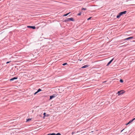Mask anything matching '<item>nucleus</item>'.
Segmentation results:
<instances>
[{"mask_svg":"<svg viewBox=\"0 0 135 135\" xmlns=\"http://www.w3.org/2000/svg\"><path fill=\"white\" fill-rule=\"evenodd\" d=\"M134 120H135V118L132 119V120H130L129 121L131 123Z\"/></svg>","mask_w":135,"mask_h":135,"instance_id":"obj_13","label":"nucleus"},{"mask_svg":"<svg viewBox=\"0 0 135 135\" xmlns=\"http://www.w3.org/2000/svg\"><path fill=\"white\" fill-rule=\"evenodd\" d=\"M18 79L17 77H14L10 80V81H12L14 80L17 79Z\"/></svg>","mask_w":135,"mask_h":135,"instance_id":"obj_6","label":"nucleus"},{"mask_svg":"<svg viewBox=\"0 0 135 135\" xmlns=\"http://www.w3.org/2000/svg\"><path fill=\"white\" fill-rule=\"evenodd\" d=\"M31 118H28L27 119H26V122H28L30 121L31 120Z\"/></svg>","mask_w":135,"mask_h":135,"instance_id":"obj_15","label":"nucleus"},{"mask_svg":"<svg viewBox=\"0 0 135 135\" xmlns=\"http://www.w3.org/2000/svg\"><path fill=\"white\" fill-rule=\"evenodd\" d=\"M37 93H38V92H37V91H36V92H35V93H34V95H35Z\"/></svg>","mask_w":135,"mask_h":135,"instance_id":"obj_27","label":"nucleus"},{"mask_svg":"<svg viewBox=\"0 0 135 135\" xmlns=\"http://www.w3.org/2000/svg\"><path fill=\"white\" fill-rule=\"evenodd\" d=\"M11 62V61H8V62H7L6 63V64H8L10 62Z\"/></svg>","mask_w":135,"mask_h":135,"instance_id":"obj_28","label":"nucleus"},{"mask_svg":"<svg viewBox=\"0 0 135 135\" xmlns=\"http://www.w3.org/2000/svg\"><path fill=\"white\" fill-rule=\"evenodd\" d=\"M67 13L66 14H64L63 15V16H67L69 13Z\"/></svg>","mask_w":135,"mask_h":135,"instance_id":"obj_16","label":"nucleus"},{"mask_svg":"<svg viewBox=\"0 0 135 135\" xmlns=\"http://www.w3.org/2000/svg\"><path fill=\"white\" fill-rule=\"evenodd\" d=\"M81 14V12H80L77 15L78 16H80Z\"/></svg>","mask_w":135,"mask_h":135,"instance_id":"obj_25","label":"nucleus"},{"mask_svg":"<svg viewBox=\"0 0 135 135\" xmlns=\"http://www.w3.org/2000/svg\"><path fill=\"white\" fill-rule=\"evenodd\" d=\"M27 27L28 28H31L33 29H35L36 28L35 26H27Z\"/></svg>","mask_w":135,"mask_h":135,"instance_id":"obj_5","label":"nucleus"},{"mask_svg":"<svg viewBox=\"0 0 135 135\" xmlns=\"http://www.w3.org/2000/svg\"><path fill=\"white\" fill-rule=\"evenodd\" d=\"M133 38V37H128V38H126L124 39L123 40V41H125L126 40H129L130 39H132Z\"/></svg>","mask_w":135,"mask_h":135,"instance_id":"obj_4","label":"nucleus"},{"mask_svg":"<svg viewBox=\"0 0 135 135\" xmlns=\"http://www.w3.org/2000/svg\"><path fill=\"white\" fill-rule=\"evenodd\" d=\"M114 59V58H113L112 59H111L110 61V62L111 63L112 62V61Z\"/></svg>","mask_w":135,"mask_h":135,"instance_id":"obj_24","label":"nucleus"},{"mask_svg":"<svg viewBox=\"0 0 135 135\" xmlns=\"http://www.w3.org/2000/svg\"><path fill=\"white\" fill-rule=\"evenodd\" d=\"M92 18V17H89V18H88V19H87V20H90L91 19V18Z\"/></svg>","mask_w":135,"mask_h":135,"instance_id":"obj_26","label":"nucleus"},{"mask_svg":"<svg viewBox=\"0 0 135 135\" xmlns=\"http://www.w3.org/2000/svg\"><path fill=\"white\" fill-rule=\"evenodd\" d=\"M73 133H74V132H72V134H73Z\"/></svg>","mask_w":135,"mask_h":135,"instance_id":"obj_31","label":"nucleus"},{"mask_svg":"<svg viewBox=\"0 0 135 135\" xmlns=\"http://www.w3.org/2000/svg\"><path fill=\"white\" fill-rule=\"evenodd\" d=\"M86 8H83L82 9H81V10H86Z\"/></svg>","mask_w":135,"mask_h":135,"instance_id":"obj_19","label":"nucleus"},{"mask_svg":"<svg viewBox=\"0 0 135 135\" xmlns=\"http://www.w3.org/2000/svg\"><path fill=\"white\" fill-rule=\"evenodd\" d=\"M67 63L66 62L62 64V65L63 66H65L66 65H67Z\"/></svg>","mask_w":135,"mask_h":135,"instance_id":"obj_17","label":"nucleus"},{"mask_svg":"<svg viewBox=\"0 0 135 135\" xmlns=\"http://www.w3.org/2000/svg\"><path fill=\"white\" fill-rule=\"evenodd\" d=\"M42 91V90L41 89H40L39 88V89L38 90H37V92L38 93L39 92H40L41 91Z\"/></svg>","mask_w":135,"mask_h":135,"instance_id":"obj_14","label":"nucleus"},{"mask_svg":"<svg viewBox=\"0 0 135 135\" xmlns=\"http://www.w3.org/2000/svg\"><path fill=\"white\" fill-rule=\"evenodd\" d=\"M54 135H61V134L59 133H58L57 134H56L55 133H54Z\"/></svg>","mask_w":135,"mask_h":135,"instance_id":"obj_10","label":"nucleus"},{"mask_svg":"<svg viewBox=\"0 0 135 135\" xmlns=\"http://www.w3.org/2000/svg\"><path fill=\"white\" fill-rule=\"evenodd\" d=\"M121 16V14L120 13H119L118 15L117 16V18H119L120 16Z\"/></svg>","mask_w":135,"mask_h":135,"instance_id":"obj_9","label":"nucleus"},{"mask_svg":"<svg viewBox=\"0 0 135 135\" xmlns=\"http://www.w3.org/2000/svg\"><path fill=\"white\" fill-rule=\"evenodd\" d=\"M44 115V118L46 116V113H43Z\"/></svg>","mask_w":135,"mask_h":135,"instance_id":"obj_18","label":"nucleus"},{"mask_svg":"<svg viewBox=\"0 0 135 135\" xmlns=\"http://www.w3.org/2000/svg\"><path fill=\"white\" fill-rule=\"evenodd\" d=\"M134 120H135V118L132 119V120H130L129 121L131 123Z\"/></svg>","mask_w":135,"mask_h":135,"instance_id":"obj_12","label":"nucleus"},{"mask_svg":"<svg viewBox=\"0 0 135 135\" xmlns=\"http://www.w3.org/2000/svg\"><path fill=\"white\" fill-rule=\"evenodd\" d=\"M58 95L57 94H53L52 95H51L50 97V100H51L52 99V98L56 97Z\"/></svg>","mask_w":135,"mask_h":135,"instance_id":"obj_3","label":"nucleus"},{"mask_svg":"<svg viewBox=\"0 0 135 135\" xmlns=\"http://www.w3.org/2000/svg\"><path fill=\"white\" fill-rule=\"evenodd\" d=\"M119 81L121 83H123V80L122 79H120V81Z\"/></svg>","mask_w":135,"mask_h":135,"instance_id":"obj_21","label":"nucleus"},{"mask_svg":"<svg viewBox=\"0 0 135 135\" xmlns=\"http://www.w3.org/2000/svg\"><path fill=\"white\" fill-rule=\"evenodd\" d=\"M70 21H74V19L73 18L71 17L70 18H67L66 20H65L63 22H67Z\"/></svg>","mask_w":135,"mask_h":135,"instance_id":"obj_1","label":"nucleus"},{"mask_svg":"<svg viewBox=\"0 0 135 135\" xmlns=\"http://www.w3.org/2000/svg\"><path fill=\"white\" fill-rule=\"evenodd\" d=\"M111 63L110 62V61H109L108 63V64H107V65L106 66H108L109 65H110V64Z\"/></svg>","mask_w":135,"mask_h":135,"instance_id":"obj_20","label":"nucleus"},{"mask_svg":"<svg viewBox=\"0 0 135 135\" xmlns=\"http://www.w3.org/2000/svg\"><path fill=\"white\" fill-rule=\"evenodd\" d=\"M49 116V114H47V115H46V117H48Z\"/></svg>","mask_w":135,"mask_h":135,"instance_id":"obj_29","label":"nucleus"},{"mask_svg":"<svg viewBox=\"0 0 135 135\" xmlns=\"http://www.w3.org/2000/svg\"><path fill=\"white\" fill-rule=\"evenodd\" d=\"M131 122L130 121H129L126 124V125H127L128 124H129L130 123H131Z\"/></svg>","mask_w":135,"mask_h":135,"instance_id":"obj_22","label":"nucleus"},{"mask_svg":"<svg viewBox=\"0 0 135 135\" xmlns=\"http://www.w3.org/2000/svg\"><path fill=\"white\" fill-rule=\"evenodd\" d=\"M133 42H135V41H133Z\"/></svg>","mask_w":135,"mask_h":135,"instance_id":"obj_32","label":"nucleus"},{"mask_svg":"<svg viewBox=\"0 0 135 135\" xmlns=\"http://www.w3.org/2000/svg\"><path fill=\"white\" fill-rule=\"evenodd\" d=\"M126 12H127L126 11H124L120 12L119 13H120L121 15L122 16L123 14H126Z\"/></svg>","mask_w":135,"mask_h":135,"instance_id":"obj_7","label":"nucleus"},{"mask_svg":"<svg viewBox=\"0 0 135 135\" xmlns=\"http://www.w3.org/2000/svg\"><path fill=\"white\" fill-rule=\"evenodd\" d=\"M124 129H123L121 131V132H122V131H123Z\"/></svg>","mask_w":135,"mask_h":135,"instance_id":"obj_30","label":"nucleus"},{"mask_svg":"<svg viewBox=\"0 0 135 135\" xmlns=\"http://www.w3.org/2000/svg\"><path fill=\"white\" fill-rule=\"evenodd\" d=\"M134 120H135V118L132 119V120H130L129 121L131 123Z\"/></svg>","mask_w":135,"mask_h":135,"instance_id":"obj_11","label":"nucleus"},{"mask_svg":"<svg viewBox=\"0 0 135 135\" xmlns=\"http://www.w3.org/2000/svg\"><path fill=\"white\" fill-rule=\"evenodd\" d=\"M125 92V91L123 90H122L119 91H118L117 92L118 95H120L121 94H122Z\"/></svg>","mask_w":135,"mask_h":135,"instance_id":"obj_2","label":"nucleus"},{"mask_svg":"<svg viewBox=\"0 0 135 135\" xmlns=\"http://www.w3.org/2000/svg\"><path fill=\"white\" fill-rule=\"evenodd\" d=\"M89 65H85L83 66L81 68H87V67H89Z\"/></svg>","mask_w":135,"mask_h":135,"instance_id":"obj_8","label":"nucleus"},{"mask_svg":"<svg viewBox=\"0 0 135 135\" xmlns=\"http://www.w3.org/2000/svg\"><path fill=\"white\" fill-rule=\"evenodd\" d=\"M47 135H54V133H49V134H47Z\"/></svg>","mask_w":135,"mask_h":135,"instance_id":"obj_23","label":"nucleus"}]
</instances>
